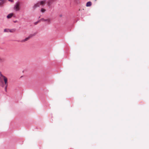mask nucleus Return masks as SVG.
Masks as SVG:
<instances>
[{
	"label": "nucleus",
	"mask_w": 149,
	"mask_h": 149,
	"mask_svg": "<svg viewBox=\"0 0 149 149\" xmlns=\"http://www.w3.org/2000/svg\"><path fill=\"white\" fill-rule=\"evenodd\" d=\"M1 76L3 78L4 82V84L2 86L3 87L4 86L5 89L6 90L8 85V79L6 77L2 75H1Z\"/></svg>",
	"instance_id": "obj_1"
},
{
	"label": "nucleus",
	"mask_w": 149,
	"mask_h": 149,
	"mask_svg": "<svg viewBox=\"0 0 149 149\" xmlns=\"http://www.w3.org/2000/svg\"><path fill=\"white\" fill-rule=\"evenodd\" d=\"M35 35V34H31L28 37L26 38L25 39L21 40V42H24L28 40L30 38H32V37L34 36Z\"/></svg>",
	"instance_id": "obj_3"
},
{
	"label": "nucleus",
	"mask_w": 149,
	"mask_h": 149,
	"mask_svg": "<svg viewBox=\"0 0 149 149\" xmlns=\"http://www.w3.org/2000/svg\"><path fill=\"white\" fill-rule=\"evenodd\" d=\"M9 29H4V31L5 32H9Z\"/></svg>",
	"instance_id": "obj_9"
},
{
	"label": "nucleus",
	"mask_w": 149,
	"mask_h": 149,
	"mask_svg": "<svg viewBox=\"0 0 149 149\" xmlns=\"http://www.w3.org/2000/svg\"><path fill=\"white\" fill-rule=\"evenodd\" d=\"M41 12L42 13H44L45 12V10L43 8H42L41 10Z\"/></svg>",
	"instance_id": "obj_11"
},
{
	"label": "nucleus",
	"mask_w": 149,
	"mask_h": 149,
	"mask_svg": "<svg viewBox=\"0 0 149 149\" xmlns=\"http://www.w3.org/2000/svg\"><path fill=\"white\" fill-rule=\"evenodd\" d=\"M40 21L43 22H47L48 24H49L51 21V19L50 18H48L47 19L42 18L40 19Z\"/></svg>",
	"instance_id": "obj_4"
},
{
	"label": "nucleus",
	"mask_w": 149,
	"mask_h": 149,
	"mask_svg": "<svg viewBox=\"0 0 149 149\" xmlns=\"http://www.w3.org/2000/svg\"><path fill=\"white\" fill-rule=\"evenodd\" d=\"M20 3L19 2H17L15 5L14 9L16 11L19 10Z\"/></svg>",
	"instance_id": "obj_5"
},
{
	"label": "nucleus",
	"mask_w": 149,
	"mask_h": 149,
	"mask_svg": "<svg viewBox=\"0 0 149 149\" xmlns=\"http://www.w3.org/2000/svg\"><path fill=\"white\" fill-rule=\"evenodd\" d=\"M3 59L0 58V62H3Z\"/></svg>",
	"instance_id": "obj_14"
},
{
	"label": "nucleus",
	"mask_w": 149,
	"mask_h": 149,
	"mask_svg": "<svg viewBox=\"0 0 149 149\" xmlns=\"http://www.w3.org/2000/svg\"><path fill=\"white\" fill-rule=\"evenodd\" d=\"M46 2V1L45 0H43L40 1V2L35 4L33 6V8H35L37 7H39L40 5H41L43 6L45 5Z\"/></svg>",
	"instance_id": "obj_2"
},
{
	"label": "nucleus",
	"mask_w": 149,
	"mask_h": 149,
	"mask_svg": "<svg viewBox=\"0 0 149 149\" xmlns=\"http://www.w3.org/2000/svg\"><path fill=\"white\" fill-rule=\"evenodd\" d=\"M40 21H40V20H39V21H37V22H36L34 23V24L35 25H36L37 24H38V22H40Z\"/></svg>",
	"instance_id": "obj_13"
},
{
	"label": "nucleus",
	"mask_w": 149,
	"mask_h": 149,
	"mask_svg": "<svg viewBox=\"0 0 149 149\" xmlns=\"http://www.w3.org/2000/svg\"><path fill=\"white\" fill-rule=\"evenodd\" d=\"M48 4H49V2H48Z\"/></svg>",
	"instance_id": "obj_17"
},
{
	"label": "nucleus",
	"mask_w": 149,
	"mask_h": 149,
	"mask_svg": "<svg viewBox=\"0 0 149 149\" xmlns=\"http://www.w3.org/2000/svg\"><path fill=\"white\" fill-rule=\"evenodd\" d=\"M8 1H11V2L12 1V0H8Z\"/></svg>",
	"instance_id": "obj_16"
},
{
	"label": "nucleus",
	"mask_w": 149,
	"mask_h": 149,
	"mask_svg": "<svg viewBox=\"0 0 149 149\" xmlns=\"http://www.w3.org/2000/svg\"><path fill=\"white\" fill-rule=\"evenodd\" d=\"M0 1L1 2H3L4 3L5 2V0H0Z\"/></svg>",
	"instance_id": "obj_15"
},
{
	"label": "nucleus",
	"mask_w": 149,
	"mask_h": 149,
	"mask_svg": "<svg viewBox=\"0 0 149 149\" xmlns=\"http://www.w3.org/2000/svg\"><path fill=\"white\" fill-rule=\"evenodd\" d=\"M13 15V13H10L8 15V16H7V18H10L12 17Z\"/></svg>",
	"instance_id": "obj_7"
},
{
	"label": "nucleus",
	"mask_w": 149,
	"mask_h": 149,
	"mask_svg": "<svg viewBox=\"0 0 149 149\" xmlns=\"http://www.w3.org/2000/svg\"><path fill=\"white\" fill-rule=\"evenodd\" d=\"M4 3V2L1 1V2H0V7L2 6V5Z\"/></svg>",
	"instance_id": "obj_10"
},
{
	"label": "nucleus",
	"mask_w": 149,
	"mask_h": 149,
	"mask_svg": "<svg viewBox=\"0 0 149 149\" xmlns=\"http://www.w3.org/2000/svg\"><path fill=\"white\" fill-rule=\"evenodd\" d=\"M15 31V30L13 29H12L11 30L9 29V32H13Z\"/></svg>",
	"instance_id": "obj_12"
},
{
	"label": "nucleus",
	"mask_w": 149,
	"mask_h": 149,
	"mask_svg": "<svg viewBox=\"0 0 149 149\" xmlns=\"http://www.w3.org/2000/svg\"><path fill=\"white\" fill-rule=\"evenodd\" d=\"M74 2L75 3L78 4L80 3L79 0H74Z\"/></svg>",
	"instance_id": "obj_8"
},
{
	"label": "nucleus",
	"mask_w": 149,
	"mask_h": 149,
	"mask_svg": "<svg viewBox=\"0 0 149 149\" xmlns=\"http://www.w3.org/2000/svg\"><path fill=\"white\" fill-rule=\"evenodd\" d=\"M97 0H95V1H96Z\"/></svg>",
	"instance_id": "obj_18"
},
{
	"label": "nucleus",
	"mask_w": 149,
	"mask_h": 149,
	"mask_svg": "<svg viewBox=\"0 0 149 149\" xmlns=\"http://www.w3.org/2000/svg\"><path fill=\"white\" fill-rule=\"evenodd\" d=\"M91 1H88L87 3L86 6L87 7H89L91 6Z\"/></svg>",
	"instance_id": "obj_6"
}]
</instances>
